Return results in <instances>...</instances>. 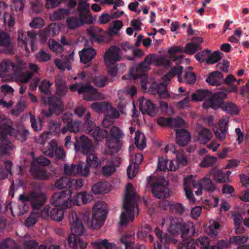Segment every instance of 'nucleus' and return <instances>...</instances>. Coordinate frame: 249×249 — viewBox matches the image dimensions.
<instances>
[{"mask_svg":"<svg viewBox=\"0 0 249 249\" xmlns=\"http://www.w3.org/2000/svg\"><path fill=\"white\" fill-rule=\"evenodd\" d=\"M248 239L247 236L237 235L231 237L230 241L237 245L238 249H249V244H246Z\"/></svg>","mask_w":249,"mask_h":249,"instance_id":"nucleus-34","label":"nucleus"},{"mask_svg":"<svg viewBox=\"0 0 249 249\" xmlns=\"http://www.w3.org/2000/svg\"><path fill=\"white\" fill-rule=\"evenodd\" d=\"M194 101H203L202 107L207 109L212 108L214 109L218 108L220 101L217 98L226 97L227 93L224 90L213 93L207 89H198L192 95Z\"/></svg>","mask_w":249,"mask_h":249,"instance_id":"nucleus-7","label":"nucleus"},{"mask_svg":"<svg viewBox=\"0 0 249 249\" xmlns=\"http://www.w3.org/2000/svg\"><path fill=\"white\" fill-rule=\"evenodd\" d=\"M223 80L222 73L218 71L211 72L206 79L207 82L212 86L220 85Z\"/></svg>","mask_w":249,"mask_h":249,"instance_id":"nucleus-37","label":"nucleus"},{"mask_svg":"<svg viewBox=\"0 0 249 249\" xmlns=\"http://www.w3.org/2000/svg\"><path fill=\"white\" fill-rule=\"evenodd\" d=\"M160 225L165 226L167 231L173 236L181 231L182 238L184 235L191 237L195 233L194 224L191 221L185 223L181 218L166 216L162 219Z\"/></svg>","mask_w":249,"mask_h":249,"instance_id":"nucleus-4","label":"nucleus"},{"mask_svg":"<svg viewBox=\"0 0 249 249\" xmlns=\"http://www.w3.org/2000/svg\"><path fill=\"white\" fill-rule=\"evenodd\" d=\"M80 61L83 63L90 61L96 55V51L92 48H84L79 52Z\"/></svg>","mask_w":249,"mask_h":249,"instance_id":"nucleus-33","label":"nucleus"},{"mask_svg":"<svg viewBox=\"0 0 249 249\" xmlns=\"http://www.w3.org/2000/svg\"><path fill=\"white\" fill-rule=\"evenodd\" d=\"M107 204L104 202H98L93 206L92 216L89 223L90 228L98 229L102 226L106 218Z\"/></svg>","mask_w":249,"mask_h":249,"instance_id":"nucleus-11","label":"nucleus"},{"mask_svg":"<svg viewBox=\"0 0 249 249\" xmlns=\"http://www.w3.org/2000/svg\"><path fill=\"white\" fill-rule=\"evenodd\" d=\"M151 231V229L150 227L148 225H146L139 230L137 233V236L139 239L144 240L149 235Z\"/></svg>","mask_w":249,"mask_h":249,"instance_id":"nucleus-61","label":"nucleus"},{"mask_svg":"<svg viewBox=\"0 0 249 249\" xmlns=\"http://www.w3.org/2000/svg\"><path fill=\"white\" fill-rule=\"evenodd\" d=\"M22 195L27 197V201L31 203L33 210L36 211L42 207L47 199L46 195L41 191L40 188L37 190L34 189L28 195Z\"/></svg>","mask_w":249,"mask_h":249,"instance_id":"nucleus-15","label":"nucleus"},{"mask_svg":"<svg viewBox=\"0 0 249 249\" xmlns=\"http://www.w3.org/2000/svg\"><path fill=\"white\" fill-rule=\"evenodd\" d=\"M122 54L119 48L116 46H111L104 55V61L107 66H111L121 60Z\"/></svg>","mask_w":249,"mask_h":249,"instance_id":"nucleus-19","label":"nucleus"},{"mask_svg":"<svg viewBox=\"0 0 249 249\" xmlns=\"http://www.w3.org/2000/svg\"><path fill=\"white\" fill-rule=\"evenodd\" d=\"M102 163V175L105 177H109L115 173L116 168L119 166L120 161L119 159H114L110 160H104Z\"/></svg>","mask_w":249,"mask_h":249,"instance_id":"nucleus-22","label":"nucleus"},{"mask_svg":"<svg viewBox=\"0 0 249 249\" xmlns=\"http://www.w3.org/2000/svg\"><path fill=\"white\" fill-rule=\"evenodd\" d=\"M187 235H184L182 243L178 244V249H196V244L192 239L187 238Z\"/></svg>","mask_w":249,"mask_h":249,"instance_id":"nucleus-43","label":"nucleus"},{"mask_svg":"<svg viewBox=\"0 0 249 249\" xmlns=\"http://www.w3.org/2000/svg\"><path fill=\"white\" fill-rule=\"evenodd\" d=\"M183 49L179 47H171L168 50V53L170 54L171 59L176 61L178 62H181L182 59V55L177 56L175 55V53L177 52H183Z\"/></svg>","mask_w":249,"mask_h":249,"instance_id":"nucleus-53","label":"nucleus"},{"mask_svg":"<svg viewBox=\"0 0 249 249\" xmlns=\"http://www.w3.org/2000/svg\"><path fill=\"white\" fill-rule=\"evenodd\" d=\"M1 123L2 126L0 128V132L2 133L6 130L7 136L8 135L13 136L18 139L23 141L26 140L27 136L29 134V131L26 129L21 130L18 132H17L11 126L12 121L10 119L5 118L4 116L1 120Z\"/></svg>","mask_w":249,"mask_h":249,"instance_id":"nucleus-16","label":"nucleus"},{"mask_svg":"<svg viewBox=\"0 0 249 249\" xmlns=\"http://www.w3.org/2000/svg\"><path fill=\"white\" fill-rule=\"evenodd\" d=\"M110 107V104L107 102H94L91 105V107L98 113H105Z\"/></svg>","mask_w":249,"mask_h":249,"instance_id":"nucleus-46","label":"nucleus"},{"mask_svg":"<svg viewBox=\"0 0 249 249\" xmlns=\"http://www.w3.org/2000/svg\"><path fill=\"white\" fill-rule=\"evenodd\" d=\"M90 168L87 164L83 162H79L77 164V175L87 177L89 175Z\"/></svg>","mask_w":249,"mask_h":249,"instance_id":"nucleus-52","label":"nucleus"},{"mask_svg":"<svg viewBox=\"0 0 249 249\" xmlns=\"http://www.w3.org/2000/svg\"><path fill=\"white\" fill-rule=\"evenodd\" d=\"M210 175L213 177V179L218 183L228 181V178L223 172L217 168L213 169L210 172Z\"/></svg>","mask_w":249,"mask_h":249,"instance_id":"nucleus-39","label":"nucleus"},{"mask_svg":"<svg viewBox=\"0 0 249 249\" xmlns=\"http://www.w3.org/2000/svg\"><path fill=\"white\" fill-rule=\"evenodd\" d=\"M10 40L9 36L3 32H0V45L5 47H8L9 53H11L12 50L10 47Z\"/></svg>","mask_w":249,"mask_h":249,"instance_id":"nucleus-58","label":"nucleus"},{"mask_svg":"<svg viewBox=\"0 0 249 249\" xmlns=\"http://www.w3.org/2000/svg\"><path fill=\"white\" fill-rule=\"evenodd\" d=\"M52 83L49 81L44 80L39 87V89L41 93L44 94L42 96V100L44 103L49 106L48 111H42V113L46 117H49L53 113L58 115L63 109V104L58 97H46L45 95L51 94V86Z\"/></svg>","mask_w":249,"mask_h":249,"instance_id":"nucleus-6","label":"nucleus"},{"mask_svg":"<svg viewBox=\"0 0 249 249\" xmlns=\"http://www.w3.org/2000/svg\"><path fill=\"white\" fill-rule=\"evenodd\" d=\"M63 209L59 207L53 209L50 213L51 219L56 221H61L64 217V211Z\"/></svg>","mask_w":249,"mask_h":249,"instance_id":"nucleus-50","label":"nucleus"},{"mask_svg":"<svg viewBox=\"0 0 249 249\" xmlns=\"http://www.w3.org/2000/svg\"><path fill=\"white\" fill-rule=\"evenodd\" d=\"M165 153L170 152L176 156V159L179 166H185L187 163L186 157L184 156L183 152L181 150H177L175 146L173 144H167L165 148Z\"/></svg>","mask_w":249,"mask_h":249,"instance_id":"nucleus-27","label":"nucleus"},{"mask_svg":"<svg viewBox=\"0 0 249 249\" xmlns=\"http://www.w3.org/2000/svg\"><path fill=\"white\" fill-rule=\"evenodd\" d=\"M94 249H111L115 247V245L107 239H99L91 243Z\"/></svg>","mask_w":249,"mask_h":249,"instance_id":"nucleus-38","label":"nucleus"},{"mask_svg":"<svg viewBox=\"0 0 249 249\" xmlns=\"http://www.w3.org/2000/svg\"><path fill=\"white\" fill-rule=\"evenodd\" d=\"M66 25L69 29H74L83 25V21L78 17H70L66 19Z\"/></svg>","mask_w":249,"mask_h":249,"instance_id":"nucleus-44","label":"nucleus"},{"mask_svg":"<svg viewBox=\"0 0 249 249\" xmlns=\"http://www.w3.org/2000/svg\"><path fill=\"white\" fill-rule=\"evenodd\" d=\"M73 61V55L70 54L68 57L61 56L60 59H56L54 63L57 67L62 71L71 70V63Z\"/></svg>","mask_w":249,"mask_h":249,"instance_id":"nucleus-30","label":"nucleus"},{"mask_svg":"<svg viewBox=\"0 0 249 249\" xmlns=\"http://www.w3.org/2000/svg\"><path fill=\"white\" fill-rule=\"evenodd\" d=\"M55 186L59 189L71 188V178L68 177H62L56 181Z\"/></svg>","mask_w":249,"mask_h":249,"instance_id":"nucleus-51","label":"nucleus"},{"mask_svg":"<svg viewBox=\"0 0 249 249\" xmlns=\"http://www.w3.org/2000/svg\"><path fill=\"white\" fill-rule=\"evenodd\" d=\"M4 168H0V179H5L9 174H11L12 163L11 161L6 160L4 161Z\"/></svg>","mask_w":249,"mask_h":249,"instance_id":"nucleus-49","label":"nucleus"},{"mask_svg":"<svg viewBox=\"0 0 249 249\" xmlns=\"http://www.w3.org/2000/svg\"><path fill=\"white\" fill-rule=\"evenodd\" d=\"M71 91H77L83 95V98L89 101L101 100L105 99L104 96L89 83H76L70 87Z\"/></svg>","mask_w":249,"mask_h":249,"instance_id":"nucleus-9","label":"nucleus"},{"mask_svg":"<svg viewBox=\"0 0 249 249\" xmlns=\"http://www.w3.org/2000/svg\"><path fill=\"white\" fill-rule=\"evenodd\" d=\"M210 50H206L196 54L195 57L199 61H205L208 64H213L217 63L221 59V53L219 51H215L211 53Z\"/></svg>","mask_w":249,"mask_h":249,"instance_id":"nucleus-18","label":"nucleus"},{"mask_svg":"<svg viewBox=\"0 0 249 249\" xmlns=\"http://www.w3.org/2000/svg\"><path fill=\"white\" fill-rule=\"evenodd\" d=\"M90 113L89 112H87L85 116V122L83 130L89 133L96 141H100L106 137L108 132L105 130H101L99 127L96 126L93 122L90 120Z\"/></svg>","mask_w":249,"mask_h":249,"instance_id":"nucleus-13","label":"nucleus"},{"mask_svg":"<svg viewBox=\"0 0 249 249\" xmlns=\"http://www.w3.org/2000/svg\"><path fill=\"white\" fill-rule=\"evenodd\" d=\"M27 197H25L22 195L19 196V204L18 205V215H23L26 213L29 210L28 202L27 201Z\"/></svg>","mask_w":249,"mask_h":249,"instance_id":"nucleus-42","label":"nucleus"},{"mask_svg":"<svg viewBox=\"0 0 249 249\" xmlns=\"http://www.w3.org/2000/svg\"><path fill=\"white\" fill-rule=\"evenodd\" d=\"M134 143L136 147L140 150H143L146 146L145 136L139 130H137L136 132Z\"/></svg>","mask_w":249,"mask_h":249,"instance_id":"nucleus-40","label":"nucleus"},{"mask_svg":"<svg viewBox=\"0 0 249 249\" xmlns=\"http://www.w3.org/2000/svg\"><path fill=\"white\" fill-rule=\"evenodd\" d=\"M139 109L142 114H146L150 116H155L158 112L157 106L153 102L145 98L139 99Z\"/></svg>","mask_w":249,"mask_h":249,"instance_id":"nucleus-21","label":"nucleus"},{"mask_svg":"<svg viewBox=\"0 0 249 249\" xmlns=\"http://www.w3.org/2000/svg\"><path fill=\"white\" fill-rule=\"evenodd\" d=\"M219 228V224L215 221H211L207 232L212 237H215L218 234V230Z\"/></svg>","mask_w":249,"mask_h":249,"instance_id":"nucleus-56","label":"nucleus"},{"mask_svg":"<svg viewBox=\"0 0 249 249\" xmlns=\"http://www.w3.org/2000/svg\"><path fill=\"white\" fill-rule=\"evenodd\" d=\"M183 187L185 196L191 202H194L196 200L192 193V187L197 189L195 191L196 196L201 195L202 190L208 192H213L216 189L211 179L208 177L201 180H195L192 175L184 178Z\"/></svg>","mask_w":249,"mask_h":249,"instance_id":"nucleus-5","label":"nucleus"},{"mask_svg":"<svg viewBox=\"0 0 249 249\" xmlns=\"http://www.w3.org/2000/svg\"><path fill=\"white\" fill-rule=\"evenodd\" d=\"M120 241L124 244L125 249H145V247L144 245L129 242L126 239H124L123 237L120 238Z\"/></svg>","mask_w":249,"mask_h":249,"instance_id":"nucleus-59","label":"nucleus"},{"mask_svg":"<svg viewBox=\"0 0 249 249\" xmlns=\"http://www.w3.org/2000/svg\"><path fill=\"white\" fill-rule=\"evenodd\" d=\"M131 163L127 169V176L129 178H134L139 170V164L143 160V156L141 153L132 154L130 153Z\"/></svg>","mask_w":249,"mask_h":249,"instance_id":"nucleus-20","label":"nucleus"},{"mask_svg":"<svg viewBox=\"0 0 249 249\" xmlns=\"http://www.w3.org/2000/svg\"><path fill=\"white\" fill-rule=\"evenodd\" d=\"M50 203L53 206L61 209L71 208V191H62L53 194L51 198Z\"/></svg>","mask_w":249,"mask_h":249,"instance_id":"nucleus-14","label":"nucleus"},{"mask_svg":"<svg viewBox=\"0 0 249 249\" xmlns=\"http://www.w3.org/2000/svg\"><path fill=\"white\" fill-rule=\"evenodd\" d=\"M92 191L94 194L106 193L109 191L108 183L107 182H98L92 187Z\"/></svg>","mask_w":249,"mask_h":249,"instance_id":"nucleus-45","label":"nucleus"},{"mask_svg":"<svg viewBox=\"0 0 249 249\" xmlns=\"http://www.w3.org/2000/svg\"><path fill=\"white\" fill-rule=\"evenodd\" d=\"M31 173L33 178L38 179H48L50 176L43 168L39 166H36L35 164H32Z\"/></svg>","mask_w":249,"mask_h":249,"instance_id":"nucleus-31","label":"nucleus"},{"mask_svg":"<svg viewBox=\"0 0 249 249\" xmlns=\"http://www.w3.org/2000/svg\"><path fill=\"white\" fill-rule=\"evenodd\" d=\"M36 35L33 31H29L27 34L25 33L22 30L18 31V41L19 44L22 43L27 52H29V49L27 47L28 43H30L32 50L35 51L34 42L36 40Z\"/></svg>","mask_w":249,"mask_h":249,"instance_id":"nucleus-23","label":"nucleus"},{"mask_svg":"<svg viewBox=\"0 0 249 249\" xmlns=\"http://www.w3.org/2000/svg\"><path fill=\"white\" fill-rule=\"evenodd\" d=\"M78 76L82 80H84V78L87 77V79L86 80L89 83L92 81L94 85L97 87H104L107 81V77L104 75H99L92 79L91 77L86 74L84 71L79 73Z\"/></svg>","mask_w":249,"mask_h":249,"instance_id":"nucleus-28","label":"nucleus"},{"mask_svg":"<svg viewBox=\"0 0 249 249\" xmlns=\"http://www.w3.org/2000/svg\"><path fill=\"white\" fill-rule=\"evenodd\" d=\"M60 31V26L56 23L51 24L41 34L42 40L43 42H45L46 38L49 36H56Z\"/></svg>","mask_w":249,"mask_h":249,"instance_id":"nucleus-35","label":"nucleus"},{"mask_svg":"<svg viewBox=\"0 0 249 249\" xmlns=\"http://www.w3.org/2000/svg\"><path fill=\"white\" fill-rule=\"evenodd\" d=\"M152 64L156 66L169 67L170 66V61L165 55L150 54L147 56L144 61L140 64L137 68L136 72L138 74H133L134 71L131 69L129 74L124 75L123 78L126 79L131 77H133L134 79L140 78L142 89L145 90L147 89V77L142 72L148 70L149 66Z\"/></svg>","mask_w":249,"mask_h":249,"instance_id":"nucleus-2","label":"nucleus"},{"mask_svg":"<svg viewBox=\"0 0 249 249\" xmlns=\"http://www.w3.org/2000/svg\"><path fill=\"white\" fill-rule=\"evenodd\" d=\"M69 14V11L68 10L60 9L53 12L51 15V19L53 21L59 20Z\"/></svg>","mask_w":249,"mask_h":249,"instance_id":"nucleus-57","label":"nucleus"},{"mask_svg":"<svg viewBox=\"0 0 249 249\" xmlns=\"http://www.w3.org/2000/svg\"><path fill=\"white\" fill-rule=\"evenodd\" d=\"M203 42V39L202 37H194L192 39V42L186 45L184 52L190 54L195 53L198 50L201 49L200 45Z\"/></svg>","mask_w":249,"mask_h":249,"instance_id":"nucleus-29","label":"nucleus"},{"mask_svg":"<svg viewBox=\"0 0 249 249\" xmlns=\"http://www.w3.org/2000/svg\"><path fill=\"white\" fill-rule=\"evenodd\" d=\"M155 234L157 237L160 239L161 242H165L167 244H178V241L173 237H170L167 235L162 234V231L159 229L156 228L155 230Z\"/></svg>","mask_w":249,"mask_h":249,"instance_id":"nucleus-47","label":"nucleus"},{"mask_svg":"<svg viewBox=\"0 0 249 249\" xmlns=\"http://www.w3.org/2000/svg\"><path fill=\"white\" fill-rule=\"evenodd\" d=\"M139 198L133 185L128 183L125 187L123 205V211L120 217V227L126 226L132 222L135 217L138 215L139 208L137 202Z\"/></svg>","mask_w":249,"mask_h":249,"instance_id":"nucleus-1","label":"nucleus"},{"mask_svg":"<svg viewBox=\"0 0 249 249\" xmlns=\"http://www.w3.org/2000/svg\"><path fill=\"white\" fill-rule=\"evenodd\" d=\"M31 155L33 159L32 164H35L36 166L48 165L50 163V160L43 156H40L36 159L35 157V155L33 152H32Z\"/></svg>","mask_w":249,"mask_h":249,"instance_id":"nucleus-60","label":"nucleus"},{"mask_svg":"<svg viewBox=\"0 0 249 249\" xmlns=\"http://www.w3.org/2000/svg\"><path fill=\"white\" fill-rule=\"evenodd\" d=\"M107 144L111 154L118 152L121 147L120 141L117 139H107Z\"/></svg>","mask_w":249,"mask_h":249,"instance_id":"nucleus-41","label":"nucleus"},{"mask_svg":"<svg viewBox=\"0 0 249 249\" xmlns=\"http://www.w3.org/2000/svg\"><path fill=\"white\" fill-rule=\"evenodd\" d=\"M74 148L76 151L81 148L83 154L87 155L86 163L90 168L96 169L102 163V160L94 153L92 142L88 137L81 136L74 144Z\"/></svg>","mask_w":249,"mask_h":249,"instance_id":"nucleus-8","label":"nucleus"},{"mask_svg":"<svg viewBox=\"0 0 249 249\" xmlns=\"http://www.w3.org/2000/svg\"><path fill=\"white\" fill-rule=\"evenodd\" d=\"M225 97H219L217 99L220 101L218 108L221 107L222 110L231 114H236L238 112V109L236 106L231 102H224L223 99Z\"/></svg>","mask_w":249,"mask_h":249,"instance_id":"nucleus-36","label":"nucleus"},{"mask_svg":"<svg viewBox=\"0 0 249 249\" xmlns=\"http://www.w3.org/2000/svg\"><path fill=\"white\" fill-rule=\"evenodd\" d=\"M42 152L45 155L50 158L53 157L55 153L56 158L58 159H62L65 156L63 148L57 147V142L55 140L51 141L49 143L48 149H43Z\"/></svg>","mask_w":249,"mask_h":249,"instance_id":"nucleus-24","label":"nucleus"},{"mask_svg":"<svg viewBox=\"0 0 249 249\" xmlns=\"http://www.w3.org/2000/svg\"><path fill=\"white\" fill-rule=\"evenodd\" d=\"M123 22L121 20H116L112 22L109 25L108 29L109 33L111 35H114L118 33L122 28Z\"/></svg>","mask_w":249,"mask_h":249,"instance_id":"nucleus-55","label":"nucleus"},{"mask_svg":"<svg viewBox=\"0 0 249 249\" xmlns=\"http://www.w3.org/2000/svg\"><path fill=\"white\" fill-rule=\"evenodd\" d=\"M26 64L23 60L14 63L10 60H4L0 64V77L7 79L11 78L17 82L27 83L32 77L31 73H23Z\"/></svg>","mask_w":249,"mask_h":249,"instance_id":"nucleus-3","label":"nucleus"},{"mask_svg":"<svg viewBox=\"0 0 249 249\" xmlns=\"http://www.w3.org/2000/svg\"><path fill=\"white\" fill-rule=\"evenodd\" d=\"M190 134L186 130L181 129L177 130L176 140L179 146L186 145L190 141Z\"/></svg>","mask_w":249,"mask_h":249,"instance_id":"nucleus-32","label":"nucleus"},{"mask_svg":"<svg viewBox=\"0 0 249 249\" xmlns=\"http://www.w3.org/2000/svg\"><path fill=\"white\" fill-rule=\"evenodd\" d=\"M110 133L111 136V139H117L119 140L124 136L123 132L119 127L116 126H113L111 127Z\"/></svg>","mask_w":249,"mask_h":249,"instance_id":"nucleus-63","label":"nucleus"},{"mask_svg":"<svg viewBox=\"0 0 249 249\" xmlns=\"http://www.w3.org/2000/svg\"><path fill=\"white\" fill-rule=\"evenodd\" d=\"M82 234L71 232L68 238V242L70 248L72 249H85L87 248V243L79 237Z\"/></svg>","mask_w":249,"mask_h":249,"instance_id":"nucleus-25","label":"nucleus"},{"mask_svg":"<svg viewBox=\"0 0 249 249\" xmlns=\"http://www.w3.org/2000/svg\"><path fill=\"white\" fill-rule=\"evenodd\" d=\"M215 157L210 155L206 156L200 163L199 165L201 167H208L214 165L217 161Z\"/></svg>","mask_w":249,"mask_h":249,"instance_id":"nucleus-54","label":"nucleus"},{"mask_svg":"<svg viewBox=\"0 0 249 249\" xmlns=\"http://www.w3.org/2000/svg\"><path fill=\"white\" fill-rule=\"evenodd\" d=\"M39 217V214L37 211L33 210L25 221V226L28 227H32L37 222Z\"/></svg>","mask_w":249,"mask_h":249,"instance_id":"nucleus-48","label":"nucleus"},{"mask_svg":"<svg viewBox=\"0 0 249 249\" xmlns=\"http://www.w3.org/2000/svg\"><path fill=\"white\" fill-rule=\"evenodd\" d=\"M82 217L81 214H78L74 211L69 212L68 218L72 232L84 234L85 229L82 222Z\"/></svg>","mask_w":249,"mask_h":249,"instance_id":"nucleus-17","label":"nucleus"},{"mask_svg":"<svg viewBox=\"0 0 249 249\" xmlns=\"http://www.w3.org/2000/svg\"><path fill=\"white\" fill-rule=\"evenodd\" d=\"M31 123L32 128L36 131L41 130L42 128L41 121L39 118H35V116L30 114Z\"/></svg>","mask_w":249,"mask_h":249,"instance_id":"nucleus-62","label":"nucleus"},{"mask_svg":"<svg viewBox=\"0 0 249 249\" xmlns=\"http://www.w3.org/2000/svg\"><path fill=\"white\" fill-rule=\"evenodd\" d=\"M183 67L180 66H177L173 67L171 71L163 77V83L158 84L154 82L152 84V89L155 92H157L160 97L167 98L168 97V94L166 90V86L168 82L175 75H177L179 82L182 81L180 78V75L182 72Z\"/></svg>","mask_w":249,"mask_h":249,"instance_id":"nucleus-10","label":"nucleus"},{"mask_svg":"<svg viewBox=\"0 0 249 249\" xmlns=\"http://www.w3.org/2000/svg\"><path fill=\"white\" fill-rule=\"evenodd\" d=\"M197 140L201 144H206L213 138V135L211 131L199 124L197 128Z\"/></svg>","mask_w":249,"mask_h":249,"instance_id":"nucleus-26","label":"nucleus"},{"mask_svg":"<svg viewBox=\"0 0 249 249\" xmlns=\"http://www.w3.org/2000/svg\"><path fill=\"white\" fill-rule=\"evenodd\" d=\"M48 44L50 49L53 52L61 53L63 51V47L54 39H50Z\"/></svg>","mask_w":249,"mask_h":249,"instance_id":"nucleus-64","label":"nucleus"},{"mask_svg":"<svg viewBox=\"0 0 249 249\" xmlns=\"http://www.w3.org/2000/svg\"><path fill=\"white\" fill-rule=\"evenodd\" d=\"M148 183L151 185L153 195L158 198H165L169 196V190L166 187L167 182L162 178L155 179L149 177L147 179Z\"/></svg>","mask_w":249,"mask_h":249,"instance_id":"nucleus-12","label":"nucleus"}]
</instances>
